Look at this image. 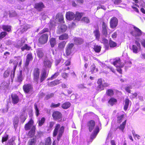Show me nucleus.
<instances>
[{"instance_id":"obj_1","label":"nucleus","mask_w":145,"mask_h":145,"mask_svg":"<svg viewBox=\"0 0 145 145\" xmlns=\"http://www.w3.org/2000/svg\"><path fill=\"white\" fill-rule=\"evenodd\" d=\"M48 72L45 69H43L40 74V69L37 67H35L33 71L32 76L34 82L37 84L41 83L48 77Z\"/></svg>"},{"instance_id":"obj_2","label":"nucleus","mask_w":145,"mask_h":145,"mask_svg":"<svg viewBox=\"0 0 145 145\" xmlns=\"http://www.w3.org/2000/svg\"><path fill=\"white\" fill-rule=\"evenodd\" d=\"M65 127L64 126H61L60 124L57 123L55 125L53 132V137H56L57 135V140L59 141L62 137L65 131Z\"/></svg>"},{"instance_id":"obj_3","label":"nucleus","mask_w":145,"mask_h":145,"mask_svg":"<svg viewBox=\"0 0 145 145\" xmlns=\"http://www.w3.org/2000/svg\"><path fill=\"white\" fill-rule=\"evenodd\" d=\"M13 64L14 65V66L12 70L11 71L10 68H8L4 73L3 76L4 77H7L10 74V76L11 78L14 77L16 70L18 64V62L17 61H14V62L13 63Z\"/></svg>"},{"instance_id":"obj_4","label":"nucleus","mask_w":145,"mask_h":145,"mask_svg":"<svg viewBox=\"0 0 145 145\" xmlns=\"http://www.w3.org/2000/svg\"><path fill=\"white\" fill-rule=\"evenodd\" d=\"M98 85L96 88V90L98 92L101 91L105 89V88H107L109 86V84L108 83L105 82L104 80L102 78H99L97 82Z\"/></svg>"},{"instance_id":"obj_5","label":"nucleus","mask_w":145,"mask_h":145,"mask_svg":"<svg viewBox=\"0 0 145 145\" xmlns=\"http://www.w3.org/2000/svg\"><path fill=\"white\" fill-rule=\"evenodd\" d=\"M133 30L131 31L130 33L133 37H140L142 34L143 32L138 27L133 26Z\"/></svg>"},{"instance_id":"obj_6","label":"nucleus","mask_w":145,"mask_h":145,"mask_svg":"<svg viewBox=\"0 0 145 145\" xmlns=\"http://www.w3.org/2000/svg\"><path fill=\"white\" fill-rule=\"evenodd\" d=\"M52 117L54 120L62 122L64 121L62 120V115L61 113L57 111H55L52 113Z\"/></svg>"},{"instance_id":"obj_7","label":"nucleus","mask_w":145,"mask_h":145,"mask_svg":"<svg viewBox=\"0 0 145 145\" xmlns=\"http://www.w3.org/2000/svg\"><path fill=\"white\" fill-rule=\"evenodd\" d=\"M48 35L47 34H44L39 36L38 39V42L41 44H44L47 42Z\"/></svg>"},{"instance_id":"obj_8","label":"nucleus","mask_w":145,"mask_h":145,"mask_svg":"<svg viewBox=\"0 0 145 145\" xmlns=\"http://www.w3.org/2000/svg\"><path fill=\"white\" fill-rule=\"evenodd\" d=\"M23 89L25 93H28L33 90V87L31 83L26 84L23 86Z\"/></svg>"},{"instance_id":"obj_9","label":"nucleus","mask_w":145,"mask_h":145,"mask_svg":"<svg viewBox=\"0 0 145 145\" xmlns=\"http://www.w3.org/2000/svg\"><path fill=\"white\" fill-rule=\"evenodd\" d=\"M74 45L73 43H69L65 48V54L67 56H70L72 53V49Z\"/></svg>"},{"instance_id":"obj_10","label":"nucleus","mask_w":145,"mask_h":145,"mask_svg":"<svg viewBox=\"0 0 145 145\" xmlns=\"http://www.w3.org/2000/svg\"><path fill=\"white\" fill-rule=\"evenodd\" d=\"M118 20L117 18L113 17L111 18L110 21V27L112 29L115 28L118 25Z\"/></svg>"},{"instance_id":"obj_11","label":"nucleus","mask_w":145,"mask_h":145,"mask_svg":"<svg viewBox=\"0 0 145 145\" xmlns=\"http://www.w3.org/2000/svg\"><path fill=\"white\" fill-rule=\"evenodd\" d=\"M95 125V122L93 120H90L87 123V126L88 127L89 132H91L94 129Z\"/></svg>"},{"instance_id":"obj_12","label":"nucleus","mask_w":145,"mask_h":145,"mask_svg":"<svg viewBox=\"0 0 145 145\" xmlns=\"http://www.w3.org/2000/svg\"><path fill=\"white\" fill-rule=\"evenodd\" d=\"M58 28V30L57 31V33L60 34L61 33L65 32L67 29V27L65 25L61 24L59 25Z\"/></svg>"},{"instance_id":"obj_13","label":"nucleus","mask_w":145,"mask_h":145,"mask_svg":"<svg viewBox=\"0 0 145 145\" xmlns=\"http://www.w3.org/2000/svg\"><path fill=\"white\" fill-rule=\"evenodd\" d=\"M11 98L12 102L14 104H17L19 101L20 99L19 96L16 94H12Z\"/></svg>"},{"instance_id":"obj_14","label":"nucleus","mask_w":145,"mask_h":145,"mask_svg":"<svg viewBox=\"0 0 145 145\" xmlns=\"http://www.w3.org/2000/svg\"><path fill=\"white\" fill-rule=\"evenodd\" d=\"M93 27L96 29L93 31V33L94 34V36L96 39L99 40L100 36V33L99 26L98 25H94Z\"/></svg>"},{"instance_id":"obj_15","label":"nucleus","mask_w":145,"mask_h":145,"mask_svg":"<svg viewBox=\"0 0 145 145\" xmlns=\"http://www.w3.org/2000/svg\"><path fill=\"white\" fill-rule=\"evenodd\" d=\"M33 57L32 56V54L31 52L28 54L26 56V58L25 62V65L28 66L30 61H32Z\"/></svg>"},{"instance_id":"obj_16","label":"nucleus","mask_w":145,"mask_h":145,"mask_svg":"<svg viewBox=\"0 0 145 145\" xmlns=\"http://www.w3.org/2000/svg\"><path fill=\"white\" fill-rule=\"evenodd\" d=\"M61 83V82L60 80L56 79L50 82L48 84V85L49 87H52L59 84Z\"/></svg>"},{"instance_id":"obj_17","label":"nucleus","mask_w":145,"mask_h":145,"mask_svg":"<svg viewBox=\"0 0 145 145\" xmlns=\"http://www.w3.org/2000/svg\"><path fill=\"white\" fill-rule=\"evenodd\" d=\"M34 121L31 119L27 123L25 124L24 126V129L25 130L27 131L30 129L31 128L33 124Z\"/></svg>"},{"instance_id":"obj_18","label":"nucleus","mask_w":145,"mask_h":145,"mask_svg":"<svg viewBox=\"0 0 145 145\" xmlns=\"http://www.w3.org/2000/svg\"><path fill=\"white\" fill-rule=\"evenodd\" d=\"M102 33L105 36H106L108 33L107 26L106 23L104 21L102 22Z\"/></svg>"},{"instance_id":"obj_19","label":"nucleus","mask_w":145,"mask_h":145,"mask_svg":"<svg viewBox=\"0 0 145 145\" xmlns=\"http://www.w3.org/2000/svg\"><path fill=\"white\" fill-rule=\"evenodd\" d=\"M73 40L74 43L77 45H80L84 42L83 40L80 37H74Z\"/></svg>"},{"instance_id":"obj_20","label":"nucleus","mask_w":145,"mask_h":145,"mask_svg":"<svg viewBox=\"0 0 145 145\" xmlns=\"http://www.w3.org/2000/svg\"><path fill=\"white\" fill-rule=\"evenodd\" d=\"M10 81L9 80L3 81L1 84V87L2 89L4 90L8 89Z\"/></svg>"},{"instance_id":"obj_21","label":"nucleus","mask_w":145,"mask_h":145,"mask_svg":"<svg viewBox=\"0 0 145 145\" xmlns=\"http://www.w3.org/2000/svg\"><path fill=\"white\" fill-rule=\"evenodd\" d=\"M66 18L69 20H71L74 19L75 16L74 13L72 12H68L66 14Z\"/></svg>"},{"instance_id":"obj_22","label":"nucleus","mask_w":145,"mask_h":145,"mask_svg":"<svg viewBox=\"0 0 145 145\" xmlns=\"http://www.w3.org/2000/svg\"><path fill=\"white\" fill-rule=\"evenodd\" d=\"M45 7V6L42 2L36 3L35 4L34 8L36 9H42Z\"/></svg>"},{"instance_id":"obj_23","label":"nucleus","mask_w":145,"mask_h":145,"mask_svg":"<svg viewBox=\"0 0 145 145\" xmlns=\"http://www.w3.org/2000/svg\"><path fill=\"white\" fill-rule=\"evenodd\" d=\"M56 19L58 20V21L61 23H64V19L63 15L60 14H57L56 16Z\"/></svg>"},{"instance_id":"obj_24","label":"nucleus","mask_w":145,"mask_h":145,"mask_svg":"<svg viewBox=\"0 0 145 145\" xmlns=\"http://www.w3.org/2000/svg\"><path fill=\"white\" fill-rule=\"evenodd\" d=\"M23 79L22 71L21 70L20 71L19 74H17L16 81L18 82L21 83Z\"/></svg>"},{"instance_id":"obj_25","label":"nucleus","mask_w":145,"mask_h":145,"mask_svg":"<svg viewBox=\"0 0 145 145\" xmlns=\"http://www.w3.org/2000/svg\"><path fill=\"white\" fill-rule=\"evenodd\" d=\"M38 57L39 58H42L44 56V54L42 48H38L36 52Z\"/></svg>"},{"instance_id":"obj_26","label":"nucleus","mask_w":145,"mask_h":145,"mask_svg":"<svg viewBox=\"0 0 145 145\" xmlns=\"http://www.w3.org/2000/svg\"><path fill=\"white\" fill-rule=\"evenodd\" d=\"M84 14V13L83 12H76L74 16L75 20L78 21H80Z\"/></svg>"},{"instance_id":"obj_27","label":"nucleus","mask_w":145,"mask_h":145,"mask_svg":"<svg viewBox=\"0 0 145 145\" xmlns=\"http://www.w3.org/2000/svg\"><path fill=\"white\" fill-rule=\"evenodd\" d=\"M67 42L65 41H61L58 44V48L59 50H63L65 48Z\"/></svg>"},{"instance_id":"obj_28","label":"nucleus","mask_w":145,"mask_h":145,"mask_svg":"<svg viewBox=\"0 0 145 145\" xmlns=\"http://www.w3.org/2000/svg\"><path fill=\"white\" fill-rule=\"evenodd\" d=\"M106 94L108 97H112L114 95V90L112 89H108L106 91Z\"/></svg>"},{"instance_id":"obj_29","label":"nucleus","mask_w":145,"mask_h":145,"mask_svg":"<svg viewBox=\"0 0 145 145\" xmlns=\"http://www.w3.org/2000/svg\"><path fill=\"white\" fill-rule=\"evenodd\" d=\"M44 66L46 68H50L51 67L52 63L48 60H45L44 61Z\"/></svg>"},{"instance_id":"obj_30","label":"nucleus","mask_w":145,"mask_h":145,"mask_svg":"<svg viewBox=\"0 0 145 145\" xmlns=\"http://www.w3.org/2000/svg\"><path fill=\"white\" fill-rule=\"evenodd\" d=\"M69 38V35L68 34L64 33L59 36V39L60 40H67Z\"/></svg>"},{"instance_id":"obj_31","label":"nucleus","mask_w":145,"mask_h":145,"mask_svg":"<svg viewBox=\"0 0 145 145\" xmlns=\"http://www.w3.org/2000/svg\"><path fill=\"white\" fill-rule=\"evenodd\" d=\"M25 42V40L24 39L21 40L19 41V42L15 45V47L18 48H21L22 46H23Z\"/></svg>"},{"instance_id":"obj_32","label":"nucleus","mask_w":145,"mask_h":145,"mask_svg":"<svg viewBox=\"0 0 145 145\" xmlns=\"http://www.w3.org/2000/svg\"><path fill=\"white\" fill-rule=\"evenodd\" d=\"M49 42L51 47H54L56 44V39L54 37L51 38L49 40Z\"/></svg>"},{"instance_id":"obj_33","label":"nucleus","mask_w":145,"mask_h":145,"mask_svg":"<svg viewBox=\"0 0 145 145\" xmlns=\"http://www.w3.org/2000/svg\"><path fill=\"white\" fill-rule=\"evenodd\" d=\"M9 14L10 17H17V14L14 10H11L9 11Z\"/></svg>"},{"instance_id":"obj_34","label":"nucleus","mask_w":145,"mask_h":145,"mask_svg":"<svg viewBox=\"0 0 145 145\" xmlns=\"http://www.w3.org/2000/svg\"><path fill=\"white\" fill-rule=\"evenodd\" d=\"M71 105V104L69 102H66L62 105L61 107L64 109H66L69 108Z\"/></svg>"},{"instance_id":"obj_35","label":"nucleus","mask_w":145,"mask_h":145,"mask_svg":"<svg viewBox=\"0 0 145 145\" xmlns=\"http://www.w3.org/2000/svg\"><path fill=\"white\" fill-rule=\"evenodd\" d=\"M117 100L114 97H111L108 101V103L111 106H113L117 103Z\"/></svg>"},{"instance_id":"obj_36","label":"nucleus","mask_w":145,"mask_h":145,"mask_svg":"<svg viewBox=\"0 0 145 145\" xmlns=\"http://www.w3.org/2000/svg\"><path fill=\"white\" fill-rule=\"evenodd\" d=\"M126 121L127 120H125L118 127H117L116 128V130L118 128L120 130H121L122 132H123L124 129L126 124Z\"/></svg>"},{"instance_id":"obj_37","label":"nucleus","mask_w":145,"mask_h":145,"mask_svg":"<svg viewBox=\"0 0 145 145\" xmlns=\"http://www.w3.org/2000/svg\"><path fill=\"white\" fill-rule=\"evenodd\" d=\"M21 49L22 51H24L25 50L29 51L31 50V47L27 44H25L24 45V46L21 47Z\"/></svg>"},{"instance_id":"obj_38","label":"nucleus","mask_w":145,"mask_h":145,"mask_svg":"<svg viewBox=\"0 0 145 145\" xmlns=\"http://www.w3.org/2000/svg\"><path fill=\"white\" fill-rule=\"evenodd\" d=\"M130 101L128 98H126L125 100V105H124L123 108L125 111L127 109Z\"/></svg>"},{"instance_id":"obj_39","label":"nucleus","mask_w":145,"mask_h":145,"mask_svg":"<svg viewBox=\"0 0 145 145\" xmlns=\"http://www.w3.org/2000/svg\"><path fill=\"white\" fill-rule=\"evenodd\" d=\"M121 59L119 57H116L114 59V61L113 62L112 64L116 67H117V64H120L121 63Z\"/></svg>"},{"instance_id":"obj_40","label":"nucleus","mask_w":145,"mask_h":145,"mask_svg":"<svg viewBox=\"0 0 145 145\" xmlns=\"http://www.w3.org/2000/svg\"><path fill=\"white\" fill-rule=\"evenodd\" d=\"M19 122L18 118L17 116H15L14 118L13 125L15 128H16L18 125Z\"/></svg>"},{"instance_id":"obj_41","label":"nucleus","mask_w":145,"mask_h":145,"mask_svg":"<svg viewBox=\"0 0 145 145\" xmlns=\"http://www.w3.org/2000/svg\"><path fill=\"white\" fill-rule=\"evenodd\" d=\"M11 26L8 25H3L2 28L3 30L8 32H9L11 31Z\"/></svg>"},{"instance_id":"obj_42","label":"nucleus","mask_w":145,"mask_h":145,"mask_svg":"<svg viewBox=\"0 0 145 145\" xmlns=\"http://www.w3.org/2000/svg\"><path fill=\"white\" fill-rule=\"evenodd\" d=\"M36 139L33 138L30 139L27 142V145H36Z\"/></svg>"},{"instance_id":"obj_43","label":"nucleus","mask_w":145,"mask_h":145,"mask_svg":"<svg viewBox=\"0 0 145 145\" xmlns=\"http://www.w3.org/2000/svg\"><path fill=\"white\" fill-rule=\"evenodd\" d=\"M101 47L100 46L95 45L94 46L93 49L96 52L99 53L101 51Z\"/></svg>"},{"instance_id":"obj_44","label":"nucleus","mask_w":145,"mask_h":145,"mask_svg":"<svg viewBox=\"0 0 145 145\" xmlns=\"http://www.w3.org/2000/svg\"><path fill=\"white\" fill-rule=\"evenodd\" d=\"M124 116V114H122L121 115L118 116L117 118V122L119 123H120L122 121Z\"/></svg>"},{"instance_id":"obj_45","label":"nucleus","mask_w":145,"mask_h":145,"mask_svg":"<svg viewBox=\"0 0 145 145\" xmlns=\"http://www.w3.org/2000/svg\"><path fill=\"white\" fill-rule=\"evenodd\" d=\"M109 45L111 48H114L117 46V43L111 40L109 41Z\"/></svg>"},{"instance_id":"obj_46","label":"nucleus","mask_w":145,"mask_h":145,"mask_svg":"<svg viewBox=\"0 0 145 145\" xmlns=\"http://www.w3.org/2000/svg\"><path fill=\"white\" fill-rule=\"evenodd\" d=\"M52 144L51 139L50 137L46 138L45 141V145H51Z\"/></svg>"},{"instance_id":"obj_47","label":"nucleus","mask_w":145,"mask_h":145,"mask_svg":"<svg viewBox=\"0 0 145 145\" xmlns=\"http://www.w3.org/2000/svg\"><path fill=\"white\" fill-rule=\"evenodd\" d=\"M82 22L86 24L89 23L90 22V20L88 17L85 16L82 17L81 20Z\"/></svg>"},{"instance_id":"obj_48","label":"nucleus","mask_w":145,"mask_h":145,"mask_svg":"<svg viewBox=\"0 0 145 145\" xmlns=\"http://www.w3.org/2000/svg\"><path fill=\"white\" fill-rule=\"evenodd\" d=\"M45 120V118L44 117L42 118L40 120H39L38 121V125L39 126H41L44 123Z\"/></svg>"},{"instance_id":"obj_49","label":"nucleus","mask_w":145,"mask_h":145,"mask_svg":"<svg viewBox=\"0 0 145 145\" xmlns=\"http://www.w3.org/2000/svg\"><path fill=\"white\" fill-rule=\"evenodd\" d=\"M138 47L136 45L133 44L132 45V50L134 53L136 54L138 53Z\"/></svg>"},{"instance_id":"obj_50","label":"nucleus","mask_w":145,"mask_h":145,"mask_svg":"<svg viewBox=\"0 0 145 145\" xmlns=\"http://www.w3.org/2000/svg\"><path fill=\"white\" fill-rule=\"evenodd\" d=\"M49 23L51 27L56 26V19L54 18L52 19L51 20H50Z\"/></svg>"},{"instance_id":"obj_51","label":"nucleus","mask_w":145,"mask_h":145,"mask_svg":"<svg viewBox=\"0 0 145 145\" xmlns=\"http://www.w3.org/2000/svg\"><path fill=\"white\" fill-rule=\"evenodd\" d=\"M35 109V113L36 116L37 117L39 114V110L37 107V104L35 103L34 105Z\"/></svg>"},{"instance_id":"obj_52","label":"nucleus","mask_w":145,"mask_h":145,"mask_svg":"<svg viewBox=\"0 0 145 145\" xmlns=\"http://www.w3.org/2000/svg\"><path fill=\"white\" fill-rule=\"evenodd\" d=\"M31 129L29 131V133H31L32 135H34L35 134V133L36 130V126L35 125H34L31 127Z\"/></svg>"},{"instance_id":"obj_53","label":"nucleus","mask_w":145,"mask_h":145,"mask_svg":"<svg viewBox=\"0 0 145 145\" xmlns=\"http://www.w3.org/2000/svg\"><path fill=\"white\" fill-rule=\"evenodd\" d=\"M59 72H56L54 74L52 75L50 78V80H52L56 78L59 75Z\"/></svg>"},{"instance_id":"obj_54","label":"nucleus","mask_w":145,"mask_h":145,"mask_svg":"<svg viewBox=\"0 0 145 145\" xmlns=\"http://www.w3.org/2000/svg\"><path fill=\"white\" fill-rule=\"evenodd\" d=\"M7 34L6 31L1 32L0 33V39H2L5 37Z\"/></svg>"},{"instance_id":"obj_55","label":"nucleus","mask_w":145,"mask_h":145,"mask_svg":"<svg viewBox=\"0 0 145 145\" xmlns=\"http://www.w3.org/2000/svg\"><path fill=\"white\" fill-rule=\"evenodd\" d=\"M29 28L28 26L27 25H24L22 26L21 31L22 33H23L24 31H26Z\"/></svg>"},{"instance_id":"obj_56","label":"nucleus","mask_w":145,"mask_h":145,"mask_svg":"<svg viewBox=\"0 0 145 145\" xmlns=\"http://www.w3.org/2000/svg\"><path fill=\"white\" fill-rule=\"evenodd\" d=\"M49 31V29L47 28H44L39 33L40 34H44L45 33L48 32Z\"/></svg>"},{"instance_id":"obj_57","label":"nucleus","mask_w":145,"mask_h":145,"mask_svg":"<svg viewBox=\"0 0 145 145\" xmlns=\"http://www.w3.org/2000/svg\"><path fill=\"white\" fill-rule=\"evenodd\" d=\"M60 105V103H58L57 104H55L54 103H52L50 105V107L52 108H56L59 107Z\"/></svg>"},{"instance_id":"obj_58","label":"nucleus","mask_w":145,"mask_h":145,"mask_svg":"<svg viewBox=\"0 0 145 145\" xmlns=\"http://www.w3.org/2000/svg\"><path fill=\"white\" fill-rule=\"evenodd\" d=\"M8 135H6L5 136H3L2 137L1 142L2 143H3L4 142H6L8 140Z\"/></svg>"},{"instance_id":"obj_59","label":"nucleus","mask_w":145,"mask_h":145,"mask_svg":"<svg viewBox=\"0 0 145 145\" xmlns=\"http://www.w3.org/2000/svg\"><path fill=\"white\" fill-rule=\"evenodd\" d=\"M55 124V122L53 121H51L49 122L48 128L49 129L52 130Z\"/></svg>"},{"instance_id":"obj_60","label":"nucleus","mask_w":145,"mask_h":145,"mask_svg":"<svg viewBox=\"0 0 145 145\" xmlns=\"http://www.w3.org/2000/svg\"><path fill=\"white\" fill-rule=\"evenodd\" d=\"M14 139L13 138H11L8 142V145H13L14 143Z\"/></svg>"},{"instance_id":"obj_61","label":"nucleus","mask_w":145,"mask_h":145,"mask_svg":"<svg viewBox=\"0 0 145 145\" xmlns=\"http://www.w3.org/2000/svg\"><path fill=\"white\" fill-rule=\"evenodd\" d=\"M138 95L137 93H132L130 96V98L131 99H133L135 98H136Z\"/></svg>"},{"instance_id":"obj_62","label":"nucleus","mask_w":145,"mask_h":145,"mask_svg":"<svg viewBox=\"0 0 145 145\" xmlns=\"http://www.w3.org/2000/svg\"><path fill=\"white\" fill-rule=\"evenodd\" d=\"M132 89V87L131 86H127L125 88V89L126 91L128 93H130L131 91L130 89Z\"/></svg>"},{"instance_id":"obj_63","label":"nucleus","mask_w":145,"mask_h":145,"mask_svg":"<svg viewBox=\"0 0 145 145\" xmlns=\"http://www.w3.org/2000/svg\"><path fill=\"white\" fill-rule=\"evenodd\" d=\"M95 66L93 64L91 65L90 67V72L91 73L93 74L94 72L95 69Z\"/></svg>"},{"instance_id":"obj_64","label":"nucleus","mask_w":145,"mask_h":145,"mask_svg":"<svg viewBox=\"0 0 145 145\" xmlns=\"http://www.w3.org/2000/svg\"><path fill=\"white\" fill-rule=\"evenodd\" d=\"M54 94L53 93H52L47 95L46 96L45 98L46 100H48L50 98L52 97H53L54 96Z\"/></svg>"}]
</instances>
